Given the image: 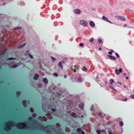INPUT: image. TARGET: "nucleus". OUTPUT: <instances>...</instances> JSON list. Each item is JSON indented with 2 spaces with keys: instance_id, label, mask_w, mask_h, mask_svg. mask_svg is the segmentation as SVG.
<instances>
[{
  "instance_id": "obj_1",
  "label": "nucleus",
  "mask_w": 134,
  "mask_h": 134,
  "mask_svg": "<svg viewBox=\"0 0 134 134\" xmlns=\"http://www.w3.org/2000/svg\"><path fill=\"white\" fill-rule=\"evenodd\" d=\"M80 23L81 25L84 26H87L88 24L87 22L83 20H80Z\"/></svg>"
},
{
  "instance_id": "obj_2",
  "label": "nucleus",
  "mask_w": 134,
  "mask_h": 134,
  "mask_svg": "<svg viewBox=\"0 0 134 134\" xmlns=\"http://www.w3.org/2000/svg\"><path fill=\"white\" fill-rule=\"evenodd\" d=\"M96 79L97 82L100 84V85H101V84L103 83L104 81V79L102 78H98L97 77Z\"/></svg>"
},
{
  "instance_id": "obj_3",
  "label": "nucleus",
  "mask_w": 134,
  "mask_h": 134,
  "mask_svg": "<svg viewBox=\"0 0 134 134\" xmlns=\"http://www.w3.org/2000/svg\"><path fill=\"white\" fill-rule=\"evenodd\" d=\"M116 18L118 20L122 21H125L126 20V18L123 16H117Z\"/></svg>"
},
{
  "instance_id": "obj_4",
  "label": "nucleus",
  "mask_w": 134,
  "mask_h": 134,
  "mask_svg": "<svg viewBox=\"0 0 134 134\" xmlns=\"http://www.w3.org/2000/svg\"><path fill=\"white\" fill-rule=\"evenodd\" d=\"M65 62L64 61H62L60 62L58 64V66L62 69L63 68V66L62 65L64 64Z\"/></svg>"
},
{
  "instance_id": "obj_5",
  "label": "nucleus",
  "mask_w": 134,
  "mask_h": 134,
  "mask_svg": "<svg viewBox=\"0 0 134 134\" xmlns=\"http://www.w3.org/2000/svg\"><path fill=\"white\" fill-rule=\"evenodd\" d=\"M74 12L76 14H80L81 12V11L79 9H76L74 10Z\"/></svg>"
},
{
  "instance_id": "obj_6",
  "label": "nucleus",
  "mask_w": 134,
  "mask_h": 134,
  "mask_svg": "<svg viewBox=\"0 0 134 134\" xmlns=\"http://www.w3.org/2000/svg\"><path fill=\"white\" fill-rule=\"evenodd\" d=\"M90 25L93 27H94L95 26V24L92 21H91L90 22Z\"/></svg>"
},
{
  "instance_id": "obj_7",
  "label": "nucleus",
  "mask_w": 134,
  "mask_h": 134,
  "mask_svg": "<svg viewBox=\"0 0 134 134\" xmlns=\"http://www.w3.org/2000/svg\"><path fill=\"white\" fill-rule=\"evenodd\" d=\"M26 44V43H25L24 44L18 45L17 46V47L19 48H22L24 46H25Z\"/></svg>"
},
{
  "instance_id": "obj_8",
  "label": "nucleus",
  "mask_w": 134,
  "mask_h": 134,
  "mask_svg": "<svg viewBox=\"0 0 134 134\" xmlns=\"http://www.w3.org/2000/svg\"><path fill=\"white\" fill-rule=\"evenodd\" d=\"M39 77V75L38 74H36L35 75L33 79L34 80H36Z\"/></svg>"
},
{
  "instance_id": "obj_9",
  "label": "nucleus",
  "mask_w": 134,
  "mask_h": 134,
  "mask_svg": "<svg viewBox=\"0 0 134 134\" xmlns=\"http://www.w3.org/2000/svg\"><path fill=\"white\" fill-rule=\"evenodd\" d=\"M102 19L104 20H105L107 21V22H108L109 23H110V21L108 20V19L105 16H103L102 17Z\"/></svg>"
},
{
  "instance_id": "obj_10",
  "label": "nucleus",
  "mask_w": 134,
  "mask_h": 134,
  "mask_svg": "<svg viewBox=\"0 0 134 134\" xmlns=\"http://www.w3.org/2000/svg\"><path fill=\"white\" fill-rule=\"evenodd\" d=\"M79 107L81 109L83 108L84 107V104L83 103L80 104L79 105Z\"/></svg>"
},
{
  "instance_id": "obj_11",
  "label": "nucleus",
  "mask_w": 134,
  "mask_h": 134,
  "mask_svg": "<svg viewBox=\"0 0 134 134\" xmlns=\"http://www.w3.org/2000/svg\"><path fill=\"white\" fill-rule=\"evenodd\" d=\"M43 82L46 84H47L48 83V80H47V79L46 78H44L43 79Z\"/></svg>"
},
{
  "instance_id": "obj_12",
  "label": "nucleus",
  "mask_w": 134,
  "mask_h": 134,
  "mask_svg": "<svg viewBox=\"0 0 134 134\" xmlns=\"http://www.w3.org/2000/svg\"><path fill=\"white\" fill-rule=\"evenodd\" d=\"M71 115L73 117L76 118L77 117V116L75 113H72L71 114Z\"/></svg>"
},
{
  "instance_id": "obj_13",
  "label": "nucleus",
  "mask_w": 134,
  "mask_h": 134,
  "mask_svg": "<svg viewBox=\"0 0 134 134\" xmlns=\"http://www.w3.org/2000/svg\"><path fill=\"white\" fill-rule=\"evenodd\" d=\"M116 58H115L113 56H112V57H110V59L112 60H116Z\"/></svg>"
},
{
  "instance_id": "obj_14",
  "label": "nucleus",
  "mask_w": 134,
  "mask_h": 134,
  "mask_svg": "<svg viewBox=\"0 0 134 134\" xmlns=\"http://www.w3.org/2000/svg\"><path fill=\"white\" fill-rule=\"evenodd\" d=\"M115 73L117 75H119L120 74L119 70L118 69H116L115 70Z\"/></svg>"
},
{
  "instance_id": "obj_15",
  "label": "nucleus",
  "mask_w": 134,
  "mask_h": 134,
  "mask_svg": "<svg viewBox=\"0 0 134 134\" xmlns=\"http://www.w3.org/2000/svg\"><path fill=\"white\" fill-rule=\"evenodd\" d=\"M82 70L84 71H87V69L85 67H83L82 68Z\"/></svg>"
},
{
  "instance_id": "obj_16",
  "label": "nucleus",
  "mask_w": 134,
  "mask_h": 134,
  "mask_svg": "<svg viewBox=\"0 0 134 134\" xmlns=\"http://www.w3.org/2000/svg\"><path fill=\"white\" fill-rule=\"evenodd\" d=\"M16 58L14 57H11L9 58L8 59V60H12L14 59H15Z\"/></svg>"
},
{
  "instance_id": "obj_17",
  "label": "nucleus",
  "mask_w": 134,
  "mask_h": 134,
  "mask_svg": "<svg viewBox=\"0 0 134 134\" xmlns=\"http://www.w3.org/2000/svg\"><path fill=\"white\" fill-rule=\"evenodd\" d=\"M94 106L92 105L91 106V107L90 108V110L92 111H94Z\"/></svg>"
},
{
  "instance_id": "obj_18",
  "label": "nucleus",
  "mask_w": 134,
  "mask_h": 134,
  "mask_svg": "<svg viewBox=\"0 0 134 134\" xmlns=\"http://www.w3.org/2000/svg\"><path fill=\"white\" fill-rule=\"evenodd\" d=\"M129 10L131 11H134V6H132V7L131 8V9H129Z\"/></svg>"
},
{
  "instance_id": "obj_19",
  "label": "nucleus",
  "mask_w": 134,
  "mask_h": 134,
  "mask_svg": "<svg viewBox=\"0 0 134 134\" xmlns=\"http://www.w3.org/2000/svg\"><path fill=\"white\" fill-rule=\"evenodd\" d=\"M98 42L99 43H102V39H98Z\"/></svg>"
},
{
  "instance_id": "obj_20",
  "label": "nucleus",
  "mask_w": 134,
  "mask_h": 134,
  "mask_svg": "<svg viewBox=\"0 0 134 134\" xmlns=\"http://www.w3.org/2000/svg\"><path fill=\"white\" fill-rule=\"evenodd\" d=\"M114 82V80L112 79H110V83L111 85H112Z\"/></svg>"
},
{
  "instance_id": "obj_21",
  "label": "nucleus",
  "mask_w": 134,
  "mask_h": 134,
  "mask_svg": "<svg viewBox=\"0 0 134 134\" xmlns=\"http://www.w3.org/2000/svg\"><path fill=\"white\" fill-rule=\"evenodd\" d=\"M6 50V49H5V50H4V51H2L1 53V55H3L5 53Z\"/></svg>"
},
{
  "instance_id": "obj_22",
  "label": "nucleus",
  "mask_w": 134,
  "mask_h": 134,
  "mask_svg": "<svg viewBox=\"0 0 134 134\" xmlns=\"http://www.w3.org/2000/svg\"><path fill=\"white\" fill-rule=\"evenodd\" d=\"M94 39L93 38H92L89 40V41L90 43H92Z\"/></svg>"
},
{
  "instance_id": "obj_23",
  "label": "nucleus",
  "mask_w": 134,
  "mask_h": 134,
  "mask_svg": "<svg viewBox=\"0 0 134 134\" xmlns=\"http://www.w3.org/2000/svg\"><path fill=\"white\" fill-rule=\"evenodd\" d=\"M77 131H78L80 133L81 132V131H82L81 130V129L79 128L77 129Z\"/></svg>"
},
{
  "instance_id": "obj_24",
  "label": "nucleus",
  "mask_w": 134,
  "mask_h": 134,
  "mask_svg": "<svg viewBox=\"0 0 134 134\" xmlns=\"http://www.w3.org/2000/svg\"><path fill=\"white\" fill-rule=\"evenodd\" d=\"M22 29L21 27H19V26H18L17 27H16V28H15L14 29L18 30V29Z\"/></svg>"
},
{
  "instance_id": "obj_25",
  "label": "nucleus",
  "mask_w": 134,
  "mask_h": 134,
  "mask_svg": "<svg viewBox=\"0 0 134 134\" xmlns=\"http://www.w3.org/2000/svg\"><path fill=\"white\" fill-rule=\"evenodd\" d=\"M51 59H52V60L53 61H55L56 60V58H55L53 57H52L51 56Z\"/></svg>"
},
{
  "instance_id": "obj_26",
  "label": "nucleus",
  "mask_w": 134,
  "mask_h": 134,
  "mask_svg": "<svg viewBox=\"0 0 134 134\" xmlns=\"http://www.w3.org/2000/svg\"><path fill=\"white\" fill-rule=\"evenodd\" d=\"M96 132L98 134H100L101 132V131L99 130H97Z\"/></svg>"
},
{
  "instance_id": "obj_27",
  "label": "nucleus",
  "mask_w": 134,
  "mask_h": 134,
  "mask_svg": "<svg viewBox=\"0 0 134 134\" xmlns=\"http://www.w3.org/2000/svg\"><path fill=\"white\" fill-rule=\"evenodd\" d=\"M3 128H4L5 130L6 131H8V128H7V126H6L5 125L4 126H3Z\"/></svg>"
},
{
  "instance_id": "obj_28",
  "label": "nucleus",
  "mask_w": 134,
  "mask_h": 134,
  "mask_svg": "<svg viewBox=\"0 0 134 134\" xmlns=\"http://www.w3.org/2000/svg\"><path fill=\"white\" fill-rule=\"evenodd\" d=\"M109 87L110 88H111V89H113V90H114L116 91H116L115 89L114 88L113 86H109Z\"/></svg>"
},
{
  "instance_id": "obj_29",
  "label": "nucleus",
  "mask_w": 134,
  "mask_h": 134,
  "mask_svg": "<svg viewBox=\"0 0 134 134\" xmlns=\"http://www.w3.org/2000/svg\"><path fill=\"white\" fill-rule=\"evenodd\" d=\"M18 66L16 65H13L12 66V67L13 68H17L18 67Z\"/></svg>"
},
{
  "instance_id": "obj_30",
  "label": "nucleus",
  "mask_w": 134,
  "mask_h": 134,
  "mask_svg": "<svg viewBox=\"0 0 134 134\" xmlns=\"http://www.w3.org/2000/svg\"><path fill=\"white\" fill-rule=\"evenodd\" d=\"M77 81L79 82H82V79L81 78H79L78 79Z\"/></svg>"
},
{
  "instance_id": "obj_31",
  "label": "nucleus",
  "mask_w": 134,
  "mask_h": 134,
  "mask_svg": "<svg viewBox=\"0 0 134 134\" xmlns=\"http://www.w3.org/2000/svg\"><path fill=\"white\" fill-rule=\"evenodd\" d=\"M120 125L121 126H122L123 125V122L122 121L120 122Z\"/></svg>"
},
{
  "instance_id": "obj_32",
  "label": "nucleus",
  "mask_w": 134,
  "mask_h": 134,
  "mask_svg": "<svg viewBox=\"0 0 134 134\" xmlns=\"http://www.w3.org/2000/svg\"><path fill=\"white\" fill-rule=\"evenodd\" d=\"M29 56L31 59H32L33 58L32 56L30 54H29Z\"/></svg>"
},
{
  "instance_id": "obj_33",
  "label": "nucleus",
  "mask_w": 134,
  "mask_h": 134,
  "mask_svg": "<svg viewBox=\"0 0 134 134\" xmlns=\"http://www.w3.org/2000/svg\"><path fill=\"white\" fill-rule=\"evenodd\" d=\"M119 72H120V73L122 71V69L121 68H120L119 69Z\"/></svg>"
},
{
  "instance_id": "obj_34",
  "label": "nucleus",
  "mask_w": 134,
  "mask_h": 134,
  "mask_svg": "<svg viewBox=\"0 0 134 134\" xmlns=\"http://www.w3.org/2000/svg\"><path fill=\"white\" fill-rule=\"evenodd\" d=\"M130 97L131 98L134 99V94H132L131 96Z\"/></svg>"
},
{
  "instance_id": "obj_35",
  "label": "nucleus",
  "mask_w": 134,
  "mask_h": 134,
  "mask_svg": "<svg viewBox=\"0 0 134 134\" xmlns=\"http://www.w3.org/2000/svg\"><path fill=\"white\" fill-rule=\"evenodd\" d=\"M98 114L101 117H102V113L100 112H99L98 113Z\"/></svg>"
},
{
  "instance_id": "obj_36",
  "label": "nucleus",
  "mask_w": 134,
  "mask_h": 134,
  "mask_svg": "<svg viewBox=\"0 0 134 134\" xmlns=\"http://www.w3.org/2000/svg\"><path fill=\"white\" fill-rule=\"evenodd\" d=\"M23 124L24 125H23V127L24 128H25L26 127V124L25 123H23Z\"/></svg>"
},
{
  "instance_id": "obj_37",
  "label": "nucleus",
  "mask_w": 134,
  "mask_h": 134,
  "mask_svg": "<svg viewBox=\"0 0 134 134\" xmlns=\"http://www.w3.org/2000/svg\"><path fill=\"white\" fill-rule=\"evenodd\" d=\"M83 43H80L79 44V46L81 47H83Z\"/></svg>"
},
{
  "instance_id": "obj_38",
  "label": "nucleus",
  "mask_w": 134,
  "mask_h": 134,
  "mask_svg": "<svg viewBox=\"0 0 134 134\" xmlns=\"http://www.w3.org/2000/svg\"><path fill=\"white\" fill-rule=\"evenodd\" d=\"M116 55V57L118 58H119V55L117 53H116L115 54Z\"/></svg>"
},
{
  "instance_id": "obj_39",
  "label": "nucleus",
  "mask_w": 134,
  "mask_h": 134,
  "mask_svg": "<svg viewBox=\"0 0 134 134\" xmlns=\"http://www.w3.org/2000/svg\"><path fill=\"white\" fill-rule=\"evenodd\" d=\"M100 131H101V132H106V131H105V130H101Z\"/></svg>"
},
{
  "instance_id": "obj_40",
  "label": "nucleus",
  "mask_w": 134,
  "mask_h": 134,
  "mask_svg": "<svg viewBox=\"0 0 134 134\" xmlns=\"http://www.w3.org/2000/svg\"><path fill=\"white\" fill-rule=\"evenodd\" d=\"M53 75H55L56 77H57L58 76L57 74L56 73H54L53 74Z\"/></svg>"
},
{
  "instance_id": "obj_41",
  "label": "nucleus",
  "mask_w": 134,
  "mask_h": 134,
  "mask_svg": "<svg viewBox=\"0 0 134 134\" xmlns=\"http://www.w3.org/2000/svg\"><path fill=\"white\" fill-rule=\"evenodd\" d=\"M74 68L76 67V69H78V68H79V67L78 66H77L76 65H75V66H74Z\"/></svg>"
},
{
  "instance_id": "obj_42",
  "label": "nucleus",
  "mask_w": 134,
  "mask_h": 134,
  "mask_svg": "<svg viewBox=\"0 0 134 134\" xmlns=\"http://www.w3.org/2000/svg\"><path fill=\"white\" fill-rule=\"evenodd\" d=\"M104 82H105V84H107V81L106 79H105V80L104 79Z\"/></svg>"
},
{
  "instance_id": "obj_43",
  "label": "nucleus",
  "mask_w": 134,
  "mask_h": 134,
  "mask_svg": "<svg viewBox=\"0 0 134 134\" xmlns=\"http://www.w3.org/2000/svg\"><path fill=\"white\" fill-rule=\"evenodd\" d=\"M107 56L109 57V58H110V57H112V55H108Z\"/></svg>"
},
{
  "instance_id": "obj_44",
  "label": "nucleus",
  "mask_w": 134,
  "mask_h": 134,
  "mask_svg": "<svg viewBox=\"0 0 134 134\" xmlns=\"http://www.w3.org/2000/svg\"><path fill=\"white\" fill-rule=\"evenodd\" d=\"M52 110L53 111H55V109L53 108L52 109Z\"/></svg>"
},
{
  "instance_id": "obj_45",
  "label": "nucleus",
  "mask_w": 134,
  "mask_h": 134,
  "mask_svg": "<svg viewBox=\"0 0 134 134\" xmlns=\"http://www.w3.org/2000/svg\"><path fill=\"white\" fill-rule=\"evenodd\" d=\"M117 82V83H118V84H119V85H121V83L120 82L118 81V82Z\"/></svg>"
},
{
  "instance_id": "obj_46",
  "label": "nucleus",
  "mask_w": 134,
  "mask_h": 134,
  "mask_svg": "<svg viewBox=\"0 0 134 134\" xmlns=\"http://www.w3.org/2000/svg\"><path fill=\"white\" fill-rule=\"evenodd\" d=\"M64 60H67V58L66 57H65V58H64Z\"/></svg>"
},
{
  "instance_id": "obj_47",
  "label": "nucleus",
  "mask_w": 134,
  "mask_h": 134,
  "mask_svg": "<svg viewBox=\"0 0 134 134\" xmlns=\"http://www.w3.org/2000/svg\"><path fill=\"white\" fill-rule=\"evenodd\" d=\"M108 53L110 54H112V53L111 52H109Z\"/></svg>"
},
{
  "instance_id": "obj_48",
  "label": "nucleus",
  "mask_w": 134,
  "mask_h": 134,
  "mask_svg": "<svg viewBox=\"0 0 134 134\" xmlns=\"http://www.w3.org/2000/svg\"><path fill=\"white\" fill-rule=\"evenodd\" d=\"M127 100V99L126 98H125L124 99H123L122 100L123 101H126Z\"/></svg>"
},
{
  "instance_id": "obj_49",
  "label": "nucleus",
  "mask_w": 134,
  "mask_h": 134,
  "mask_svg": "<svg viewBox=\"0 0 134 134\" xmlns=\"http://www.w3.org/2000/svg\"><path fill=\"white\" fill-rule=\"evenodd\" d=\"M81 133H82V134H85L83 131H81Z\"/></svg>"
},
{
  "instance_id": "obj_50",
  "label": "nucleus",
  "mask_w": 134,
  "mask_h": 134,
  "mask_svg": "<svg viewBox=\"0 0 134 134\" xmlns=\"http://www.w3.org/2000/svg\"><path fill=\"white\" fill-rule=\"evenodd\" d=\"M110 50L111 52H114V51L113 50L111 49Z\"/></svg>"
},
{
  "instance_id": "obj_51",
  "label": "nucleus",
  "mask_w": 134,
  "mask_h": 134,
  "mask_svg": "<svg viewBox=\"0 0 134 134\" xmlns=\"http://www.w3.org/2000/svg\"><path fill=\"white\" fill-rule=\"evenodd\" d=\"M66 77H67V76H66V75H65L64 76V78H66Z\"/></svg>"
},
{
  "instance_id": "obj_52",
  "label": "nucleus",
  "mask_w": 134,
  "mask_h": 134,
  "mask_svg": "<svg viewBox=\"0 0 134 134\" xmlns=\"http://www.w3.org/2000/svg\"><path fill=\"white\" fill-rule=\"evenodd\" d=\"M72 70H74L73 71L74 72H75L76 71V70H75V69H72Z\"/></svg>"
},
{
  "instance_id": "obj_53",
  "label": "nucleus",
  "mask_w": 134,
  "mask_h": 134,
  "mask_svg": "<svg viewBox=\"0 0 134 134\" xmlns=\"http://www.w3.org/2000/svg\"><path fill=\"white\" fill-rule=\"evenodd\" d=\"M109 134H114L113 133H112L111 132H109Z\"/></svg>"
},
{
  "instance_id": "obj_54",
  "label": "nucleus",
  "mask_w": 134,
  "mask_h": 134,
  "mask_svg": "<svg viewBox=\"0 0 134 134\" xmlns=\"http://www.w3.org/2000/svg\"><path fill=\"white\" fill-rule=\"evenodd\" d=\"M101 49V48H99V50H100Z\"/></svg>"
},
{
  "instance_id": "obj_55",
  "label": "nucleus",
  "mask_w": 134,
  "mask_h": 134,
  "mask_svg": "<svg viewBox=\"0 0 134 134\" xmlns=\"http://www.w3.org/2000/svg\"><path fill=\"white\" fill-rule=\"evenodd\" d=\"M126 78L127 79H128V77L127 76L126 77Z\"/></svg>"
},
{
  "instance_id": "obj_56",
  "label": "nucleus",
  "mask_w": 134,
  "mask_h": 134,
  "mask_svg": "<svg viewBox=\"0 0 134 134\" xmlns=\"http://www.w3.org/2000/svg\"><path fill=\"white\" fill-rule=\"evenodd\" d=\"M124 75H126V74L125 73H124Z\"/></svg>"
},
{
  "instance_id": "obj_57",
  "label": "nucleus",
  "mask_w": 134,
  "mask_h": 134,
  "mask_svg": "<svg viewBox=\"0 0 134 134\" xmlns=\"http://www.w3.org/2000/svg\"><path fill=\"white\" fill-rule=\"evenodd\" d=\"M10 122H9H9H8L7 123H8V124H9L10 123Z\"/></svg>"
},
{
  "instance_id": "obj_58",
  "label": "nucleus",
  "mask_w": 134,
  "mask_h": 134,
  "mask_svg": "<svg viewBox=\"0 0 134 134\" xmlns=\"http://www.w3.org/2000/svg\"><path fill=\"white\" fill-rule=\"evenodd\" d=\"M124 87H125V88H126V86L125 85L124 86Z\"/></svg>"
},
{
  "instance_id": "obj_59",
  "label": "nucleus",
  "mask_w": 134,
  "mask_h": 134,
  "mask_svg": "<svg viewBox=\"0 0 134 134\" xmlns=\"http://www.w3.org/2000/svg\"><path fill=\"white\" fill-rule=\"evenodd\" d=\"M26 122L27 123V122H28V121H26Z\"/></svg>"
},
{
  "instance_id": "obj_60",
  "label": "nucleus",
  "mask_w": 134,
  "mask_h": 134,
  "mask_svg": "<svg viewBox=\"0 0 134 134\" xmlns=\"http://www.w3.org/2000/svg\"><path fill=\"white\" fill-rule=\"evenodd\" d=\"M126 26V25L125 24V25H124V26Z\"/></svg>"
},
{
  "instance_id": "obj_61",
  "label": "nucleus",
  "mask_w": 134,
  "mask_h": 134,
  "mask_svg": "<svg viewBox=\"0 0 134 134\" xmlns=\"http://www.w3.org/2000/svg\"><path fill=\"white\" fill-rule=\"evenodd\" d=\"M133 91L134 92V89L133 90Z\"/></svg>"
}]
</instances>
